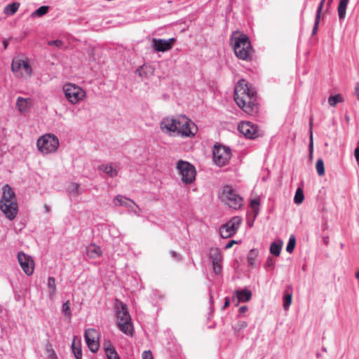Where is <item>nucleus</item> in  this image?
Returning a JSON list of instances; mask_svg holds the SVG:
<instances>
[{
  "label": "nucleus",
  "instance_id": "obj_13",
  "mask_svg": "<svg viewBox=\"0 0 359 359\" xmlns=\"http://www.w3.org/2000/svg\"><path fill=\"white\" fill-rule=\"evenodd\" d=\"M84 338L88 348L96 353L100 347L99 334L95 329H87L85 331Z\"/></svg>",
  "mask_w": 359,
  "mask_h": 359
},
{
  "label": "nucleus",
  "instance_id": "obj_22",
  "mask_svg": "<svg viewBox=\"0 0 359 359\" xmlns=\"http://www.w3.org/2000/svg\"><path fill=\"white\" fill-rule=\"evenodd\" d=\"M98 169L103 171L111 177H114L118 175V171L114 168L112 164H102L99 165Z\"/></svg>",
  "mask_w": 359,
  "mask_h": 359
},
{
  "label": "nucleus",
  "instance_id": "obj_48",
  "mask_svg": "<svg viewBox=\"0 0 359 359\" xmlns=\"http://www.w3.org/2000/svg\"><path fill=\"white\" fill-rule=\"evenodd\" d=\"M142 359H154L152 353L150 351H144L142 353Z\"/></svg>",
  "mask_w": 359,
  "mask_h": 359
},
{
  "label": "nucleus",
  "instance_id": "obj_2",
  "mask_svg": "<svg viewBox=\"0 0 359 359\" xmlns=\"http://www.w3.org/2000/svg\"><path fill=\"white\" fill-rule=\"evenodd\" d=\"M234 100L244 111L252 114L257 111V92L249 86L244 79H241L235 86Z\"/></svg>",
  "mask_w": 359,
  "mask_h": 359
},
{
  "label": "nucleus",
  "instance_id": "obj_27",
  "mask_svg": "<svg viewBox=\"0 0 359 359\" xmlns=\"http://www.w3.org/2000/svg\"><path fill=\"white\" fill-rule=\"evenodd\" d=\"M47 285L49 288V297L53 299L56 292L55 279L51 276L48 277Z\"/></svg>",
  "mask_w": 359,
  "mask_h": 359
},
{
  "label": "nucleus",
  "instance_id": "obj_52",
  "mask_svg": "<svg viewBox=\"0 0 359 359\" xmlns=\"http://www.w3.org/2000/svg\"><path fill=\"white\" fill-rule=\"evenodd\" d=\"M248 310V307L246 306H242L239 308V313L243 314Z\"/></svg>",
  "mask_w": 359,
  "mask_h": 359
},
{
  "label": "nucleus",
  "instance_id": "obj_21",
  "mask_svg": "<svg viewBox=\"0 0 359 359\" xmlns=\"http://www.w3.org/2000/svg\"><path fill=\"white\" fill-rule=\"evenodd\" d=\"M292 287L291 285H287L285 290L283 294V309L287 310L292 304Z\"/></svg>",
  "mask_w": 359,
  "mask_h": 359
},
{
  "label": "nucleus",
  "instance_id": "obj_40",
  "mask_svg": "<svg viewBox=\"0 0 359 359\" xmlns=\"http://www.w3.org/2000/svg\"><path fill=\"white\" fill-rule=\"evenodd\" d=\"M259 200L257 198L252 199L250 202V206L255 212V217H257L259 211Z\"/></svg>",
  "mask_w": 359,
  "mask_h": 359
},
{
  "label": "nucleus",
  "instance_id": "obj_57",
  "mask_svg": "<svg viewBox=\"0 0 359 359\" xmlns=\"http://www.w3.org/2000/svg\"><path fill=\"white\" fill-rule=\"evenodd\" d=\"M355 277H356L357 278H359V272L356 273V274H355Z\"/></svg>",
  "mask_w": 359,
  "mask_h": 359
},
{
  "label": "nucleus",
  "instance_id": "obj_25",
  "mask_svg": "<svg viewBox=\"0 0 359 359\" xmlns=\"http://www.w3.org/2000/svg\"><path fill=\"white\" fill-rule=\"evenodd\" d=\"M20 4L18 2H13L6 5L4 8V13L7 15H14L20 7Z\"/></svg>",
  "mask_w": 359,
  "mask_h": 359
},
{
  "label": "nucleus",
  "instance_id": "obj_16",
  "mask_svg": "<svg viewBox=\"0 0 359 359\" xmlns=\"http://www.w3.org/2000/svg\"><path fill=\"white\" fill-rule=\"evenodd\" d=\"M210 258L212 262L213 271L216 274H220L222 271V255L218 248H212L210 252Z\"/></svg>",
  "mask_w": 359,
  "mask_h": 359
},
{
  "label": "nucleus",
  "instance_id": "obj_54",
  "mask_svg": "<svg viewBox=\"0 0 359 359\" xmlns=\"http://www.w3.org/2000/svg\"><path fill=\"white\" fill-rule=\"evenodd\" d=\"M229 304H230L229 299V298H226L222 308L223 309H226V307H228L229 306Z\"/></svg>",
  "mask_w": 359,
  "mask_h": 359
},
{
  "label": "nucleus",
  "instance_id": "obj_55",
  "mask_svg": "<svg viewBox=\"0 0 359 359\" xmlns=\"http://www.w3.org/2000/svg\"><path fill=\"white\" fill-rule=\"evenodd\" d=\"M43 208L46 213H48L50 212V210L48 205L44 204Z\"/></svg>",
  "mask_w": 359,
  "mask_h": 359
},
{
  "label": "nucleus",
  "instance_id": "obj_51",
  "mask_svg": "<svg viewBox=\"0 0 359 359\" xmlns=\"http://www.w3.org/2000/svg\"><path fill=\"white\" fill-rule=\"evenodd\" d=\"M354 156H355V158L356 161H358V163H359V147H357L355 149Z\"/></svg>",
  "mask_w": 359,
  "mask_h": 359
},
{
  "label": "nucleus",
  "instance_id": "obj_12",
  "mask_svg": "<svg viewBox=\"0 0 359 359\" xmlns=\"http://www.w3.org/2000/svg\"><path fill=\"white\" fill-rule=\"evenodd\" d=\"M11 69L15 73L20 72L22 77H29L32 74V69L27 60H13L11 64Z\"/></svg>",
  "mask_w": 359,
  "mask_h": 359
},
{
  "label": "nucleus",
  "instance_id": "obj_38",
  "mask_svg": "<svg viewBox=\"0 0 359 359\" xmlns=\"http://www.w3.org/2000/svg\"><path fill=\"white\" fill-rule=\"evenodd\" d=\"M316 168L319 176H323L325 174L324 163L322 158L317 160Z\"/></svg>",
  "mask_w": 359,
  "mask_h": 359
},
{
  "label": "nucleus",
  "instance_id": "obj_20",
  "mask_svg": "<svg viewBox=\"0 0 359 359\" xmlns=\"http://www.w3.org/2000/svg\"><path fill=\"white\" fill-rule=\"evenodd\" d=\"M31 102L30 98L18 97L16 102V107L20 113H25L29 109Z\"/></svg>",
  "mask_w": 359,
  "mask_h": 359
},
{
  "label": "nucleus",
  "instance_id": "obj_24",
  "mask_svg": "<svg viewBox=\"0 0 359 359\" xmlns=\"http://www.w3.org/2000/svg\"><path fill=\"white\" fill-rule=\"evenodd\" d=\"M348 1L349 0H339L337 8L339 20H344L345 18Z\"/></svg>",
  "mask_w": 359,
  "mask_h": 359
},
{
  "label": "nucleus",
  "instance_id": "obj_1",
  "mask_svg": "<svg viewBox=\"0 0 359 359\" xmlns=\"http://www.w3.org/2000/svg\"><path fill=\"white\" fill-rule=\"evenodd\" d=\"M163 132L172 136L192 137L198 131L197 126L186 116H167L160 123Z\"/></svg>",
  "mask_w": 359,
  "mask_h": 359
},
{
  "label": "nucleus",
  "instance_id": "obj_8",
  "mask_svg": "<svg viewBox=\"0 0 359 359\" xmlns=\"http://www.w3.org/2000/svg\"><path fill=\"white\" fill-rule=\"evenodd\" d=\"M177 169L184 184H190L194 182L196 170L192 164L188 161L180 160L177 163Z\"/></svg>",
  "mask_w": 359,
  "mask_h": 359
},
{
  "label": "nucleus",
  "instance_id": "obj_43",
  "mask_svg": "<svg viewBox=\"0 0 359 359\" xmlns=\"http://www.w3.org/2000/svg\"><path fill=\"white\" fill-rule=\"evenodd\" d=\"M48 45L50 46H56L57 48H61L63 45V42L60 40H53V41H48Z\"/></svg>",
  "mask_w": 359,
  "mask_h": 359
},
{
  "label": "nucleus",
  "instance_id": "obj_30",
  "mask_svg": "<svg viewBox=\"0 0 359 359\" xmlns=\"http://www.w3.org/2000/svg\"><path fill=\"white\" fill-rule=\"evenodd\" d=\"M344 102V98L340 94L331 95L328 98V104L331 107H335L338 103Z\"/></svg>",
  "mask_w": 359,
  "mask_h": 359
},
{
  "label": "nucleus",
  "instance_id": "obj_17",
  "mask_svg": "<svg viewBox=\"0 0 359 359\" xmlns=\"http://www.w3.org/2000/svg\"><path fill=\"white\" fill-rule=\"evenodd\" d=\"M113 202H114V205H116V206H125L126 208H132L131 205H133V206H135V207L138 208V205L134 201H133L132 200H130L125 196H121V195L117 196L114 199Z\"/></svg>",
  "mask_w": 359,
  "mask_h": 359
},
{
  "label": "nucleus",
  "instance_id": "obj_41",
  "mask_svg": "<svg viewBox=\"0 0 359 359\" xmlns=\"http://www.w3.org/2000/svg\"><path fill=\"white\" fill-rule=\"evenodd\" d=\"M62 309V311L65 313V315L66 316L70 318L72 314H71V310H70L69 302L63 303Z\"/></svg>",
  "mask_w": 359,
  "mask_h": 359
},
{
  "label": "nucleus",
  "instance_id": "obj_37",
  "mask_svg": "<svg viewBox=\"0 0 359 359\" xmlns=\"http://www.w3.org/2000/svg\"><path fill=\"white\" fill-rule=\"evenodd\" d=\"M295 243H296L295 236L293 234H292L290 236V238H289V241H288V243H287V245L286 247V250L287 252L292 253L293 252L294 247H295Z\"/></svg>",
  "mask_w": 359,
  "mask_h": 359
},
{
  "label": "nucleus",
  "instance_id": "obj_7",
  "mask_svg": "<svg viewBox=\"0 0 359 359\" xmlns=\"http://www.w3.org/2000/svg\"><path fill=\"white\" fill-rule=\"evenodd\" d=\"M62 90L65 98L72 104H76L84 99L86 91L80 86L67 83L63 86Z\"/></svg>",
  "mask_w": 359,
  "mask_h": 359
},
{
  "label": "nucleus",
  "instance_id": "obj_35",
  "mask_svg": "<svg viewBox=\"0 0 359 359\" xmlns=\"http://www.w3.org/2000/svg\"><path fill=\"white\" fill-rule=\"evenodd\" d=\"M325 0L320 1V2L319 3V4L318 6L317 10H316V14L315 18L320 19L321 15L323 16V18L324 17L325 15H323V12L325 8Z\"/></svg>",
  "mask_w": 359,
  "mask_h": 359
},
{
  "label": "nucleus",
  "instance_id": "obj_53",
  "mask_svg": "<svg viewBox=\"0 0 359 359\" xmlns=\"http://www.w3.org/2000/svg\"><path fill=\"white\" fill-rule=\"evenodd\" d=\"M236 243V241H233V240H231V241H229L225 246V249H229V248H231L233 245Z\"/></svg>",
  "mask_w": 359,
  "mask_h": 359
},
{
  "label": "nucleus",
  "instance_id": "obj_50",
  "mask_svg": "<svg viewBox=\"0 0 359 359\" xmlns=\"http://www.w3.org/2000/svg\"><path fill=\"white\" fill-rule=\"evenodd\" d=\"M354 95L359 100V82H357L354 88Z\"/></svg>",
  "mask_w": 359,
  "mask_h": 359
},
{
  "label": "nucleus",
  "instance_id": "obj_34",
  "mask_svg": "<svg viewBox=\"0 0 359 359\" xmlns=\"http://www.w3.org/2000/svg\"><path fill=\"white\" fill-rule=\"evenodd\" d=\"M72 350L74 355L76 359H81L82 358V351L79 345H76L75 341L72 342Z\"/></svg>",
  "mask_w": 359,
  "mask_h": 359
},
{
  "label": "nucleus",
  "instance_id": "obj_32",
  "mask_svg": "<svg viewBox=\"0 0 359 359\" xmlns=\"http://www.w3.org/2000/svg\"><path fill=\"white\" fill-rule=\"evenodd\" d=\"M49 10V7L47 6H42L37 8L34 12L31 14V17H41L46 14Z\"/></svg>",
  "mask_w": 359,
  "mask_h": 359
},
{
  "label": "nucleus",
  "instance_id": "obj_19",
  "mask_svg": "<svg viewBox=\"0 0 359 359\" xmlns=\"http://www.w3.org/2000/svg\"><path fill=\"white\" fill-rule=\"evenodd\" d=\"M102 254L101 248L95 244H90L86 247V255L90 259H95Z\"/></svg>",
  "mask_w": 359,
  "mask_h": 359
},
{
  "label": "nucleus",
  "instance_id": "obj_45",
  "mask_svg": "<svg viewBox=\"0 0 359 359\" xmlns=\"http://www.w3.org/2000/svg\"><path fill=\"white\" fill-rule=\"evenodd\" d=\"M320 19L315 18L314 25H313V29H312V35L313 36L315 35L317 33V31H318V29L319 22H320Z\"/></svg>",
  "mask_w": 359,
  "mask_h": 359
},
{
  "label": "nucleus",
  "instance_id": "obj_56",
  "mask_svg": "<svg viewBox=\"0 0 359 359\" xmlns=\"http://www.w3.org/2000/svg\"><path fill=\"white\" fill-rule=\"evenodd\" d=\"M4 48L6 49L8 45V41L7 40H4L3 41Z\"/></svg>",
  "mask_w": 359,
  "mask_h": 359
},
{
  "label": "nucleus",
  "instance_id": "obj_44",
  "mask_svg": "<svg viewBox=\"0 0 359 359\" xmlns=\"http://www.w3.org/2000/svg\"><path fill=\"white\" fill-rule=\"evenodd\" d=\"M170 255H171V257L173 259H175L177 261H181L182 260L181 255H180L179 253H177V252H175L174 250H170Z\"/></svg>",
  "mask_w": 359,
  "mask_h": 359
},
{
  "label": "nucleus",
  "instance_id": "obj_18",
  "mask_svg": "<svg viewBox=\"0 0 359 359\" xmlns=\"http://www.w3.org/2000/svg\"><path fill=\"white\" fill-rule=\"evenodd\" d=\"M236 297L238 303L239 302H247L250 300L252 297V292L247 288L243 290H238L234 292L233 297Z\"/></svg>",
  "mask_w": 359,
  "mask_h": 359
},
{
  "label": "nucleus",
  "instance_id": "obj_31",
  "mask_svg": "<svg viewBox=\"0 0 359 359\" xmlns=\"http://www.w3.org/2000/svg\"><path fill=\"white\" fill-rule=\"evenodd\" d=\"M282 244H283L282 242H280V243H276V242H273L270 246L271 254H272L273 255H275V256H279V255L280 254L281 249H282Z\"/></svg>",
  "mask_w": 359,
  "mask_h": 359
},
{
  "label": "nucleus",
  "instance_id": "obj_42",
  "mask_svg": "<svg viewBox=\"0 0 359 359\" xmlns=\"http://www.w3.org/2000/svg\"><path fill=\"white\" fill-rule=\"evenodd\" d=\"M275 260L273 258L269 257L265 263V267L273 269L275 266Z\"/></svg>",
  "mask_w": 359,
  "mask_h": 359
},
{
  "label": "nucleus",
  "instance_id": "obj_3",
  "mask_svg": "<svg viewBox=\"0 0 359 359\" xmlns=\"http://www.w3.org/2000/svg\"><path fill=\"white\" fill-rule=\"evenodd\" d=\"M18 203L15 194L12 188L6 184L3 188V194L0 200V210L10 220H13L18 214Z\"/></svg>",
  "mask_w": 359,
  "mask_h": 359
},
{
  "label": "nucleus",
  "instance_id": "obj_58",
  "mask_svg": "<svg viewBox=\"0 0 359 359\" xmlns=\"http://www.w3.org/2000/svg\"><path fill=\"white\" fill-rule=\"evenodd\" d=\"M344 248V244H343V243H341V248Z\"/></svg>",
  "mask_w": 359,
  "mask_h": 359
},
{
  "label": "nucleus",
  "instance_id": "obj_4",
  "mask_svg": "<svg viewBox=\"0 0 359 359\" xmlns=\"http://www.w3.org/2000/svg\"><path fill=\"white\" fill-rule=\"evenodd\" d=\"M115 312L119 330L126 335L132 337L134 334V327L127 305L122 302L116 301Z\"/></svg>",
  "mask_w": 359,
  "mask_h": 359
},
{
  "label": "nucleus",
  "instance_id": "obj_46",
  "mask_svg": "<svg viewBox=\"0 0 359 359\" xmlns=\"http://www.w3.org/2000/svg\"><path fill=\"white\" fill-rule=\"evenodd\" d=\"M332 2H333V0H325V8L323 12V15H325L327 13H328Z\"/></svg>",
  "mask_w": 359,
  "mask_h": 359
},
{
  "label": "nucleus",
  "instance_id": "obj_39",
  "mask_svg": "<svg viewBox=\"0 0 359 359\" xmlns=\"http://www.w3.org/2000/svg\"><path fill=\"white\" fill-rule=\"evenodd\" d=\"M79 187L80 185L78 183H72L68 188V191L72 195L78 196L80 194L79 193Z\"/></svg>",
  "mask_w": 359,
  "mask_h": 359
},
{
  "label": "nucleus",
  "instance_id": "obj_36",
  "mask_svg": "<svg viewBox=\"0 0 359 359\" xmlns=\"http://www.w3.org/2000/svg\"><path fill=\"white\" fill-rule=\"evenodd\" d=\"M304 198V196L302 189L301 188H298L294 197V202L297 205L301 204L303 202Z\"/></svg>",
  "mask_w": 359,
  "mask_h": 359
},
{
  "label": "nucleus",
  "instance_id": "obj_9",
  "mask_svg": "<svg viewBox=\"0 0 359 359\" xmlns=\"http://www.w3.org/2000/svg\"><path fill=\"white\" fill-rule=\"evenodd\" d=\"M221 198L223 202L235 210L240 208L243 205L242 197L229 186L224 187Z\"/></svg>",
  "mask_w": 359,
  "mask_h": 359
},
{
  "label": "nucleus",
  "instance_id": "obj_15",
  "mask_svg": "<svg viewBox=\"0 0 359 359\" xmlns=\"http://www.w3.org/2000/svg\"><path fill=\"white\" fill-rule=\"evenodd\" d=\"M176 41L175 38L169 39H154L153 48L157 52H165L172 48L173 43Z\"/></svg>",
  "mask_w": 359,
  "mask_h": 359
},
{
  "label": "nucleus",
  "instance_id": "obj_10",
  "mask_svg": "<svg viewBox=\"0 0 359 359\" xmlns=\"http://www.w3.org/2000/svg\"><path fill=\"white\" fill-rule=\"evenodd\" d=\"M213 161L218 166L226 165L231 158V152L229 147L215 145L212 151Z\"/></svg>",
  "mask_w": 359,
  "mask_h": 359
},
{
  "label": "nucleus",
  "instance_id": "obj_14",
  "mask_svg": "<svg viewBox=\"0 0 359 359\" xmlns=\"http://www.w3.org/2000/svg\"><path fill=\"white\" fill-rule=\"evenodd\" d=\"M238 129L245 137L255 139L259 135L257 126L249 121H242L238 124Z\"/></svg>",
  "mask_w": 359,
  "mask_h": 359
},
{
  "label": "nucleus",
  "instance_id": "obj_28",
  "mask_svg": "<svg viewBox=\"0 0 359 359\" xmlns=\"http://www.w3.org/2000/svg\"><path fill=\"white\" fill-rule=\"evenodd\" d=\"M259 252L257 249H252L250 250L248 255V262L250 266H254L255 264V260L258 257Z\"/></svg>",
  "mask_w": 359,
  "mask_h": 359
},
{
  "label": "nucleus",
  "instance_id": "obj_11",
  "mask_svg": "<svg viewBox=\"0 0 359 359\" xmlns=\"http://www.w3.org/2000/svg\"><path fill=\"white\" fill-rule=\"evenodd\" d=\"M18 261L24 273L27 276L33 274L35 262L33 258L23 252L18 253Z\"/></svg>",
  "mask_w": 359,
  "mask_h": 359
},
{
  "label": "nucleus",
  "instance_id": "obj_23",
  "mask_svg": "<svg viewBox=\"0 0 359 359\" xmlns=\"http://www.w3.org/2000/svg\"><path fill=\"white\" fill-rule=\"evenodd\" d=\"M104 349L108 359H120L115 348L111 345L109 341L104 344Z\"/></svg>",
  "mask_w": 359,
  "mask_h": 359
},
{
  "label": "nucleus",
  "instance_id": "obj_26",
  "mask_svg": "<svg viewBox=\"0 0 359 359\" xmlns=\"http://www.w3.org/2000/svg\"><path fill=\"white\" fill-rule=\"evenodd\" d=\"M219 233L222 238H227L233 236L236 233L230 229L229 224L226 223L221 226Z\"/></svg>",
  "mask_w": 359,
  "mask_h": 359
},
{
  "label": "nucleus",
  "instance_id": "obj_5",
  "mask_svg": "<svg viewBox=\"0 0 359 359\" xmlns=\"http://www.w3.org/2000/svg\"><path fill=\"white\" fill-rule=\"evenodd\" d=\"M231 40L235 55L241 60H248L252 52L248 36L244 34L233 33Z\"/></svg>",
  "mask_w": 359,
  "mask_h": 359
},
{
  "label": "nucleus",
  "instance_id": "obj_6",
  "mask_svg": "<svg viewBox=\"0 0 359 359\" xmlns=\"http://www.w3.org/2000/svg\"><path fill=\"white\" fill-rule=\"evenodd\" d=\"M36 146L40 152L43 154H49L57 151L59 147V140L53 134H46L38 139Z\"/></svg>",
  "mask_w": 359,
  "mask_h": 359
},
{
  "label": "nucleus",
  "instance_id": "obj_33",
  "mask_svg": "<svg viewBox=\"0 0 359 359\" xmlns=\"http://www.w3.org/2000/svg\"><path fill=\"white\" fill-rule=\"evenodd\" d=\"M310 137H309V157L311 159L313 151V132H312V126H313V118H310Z\"/></svg>",
  "mask_w": 359,
  "mask_h": 359
},
{
  "label": "nucleus",
  "instance_id": "obj_29",
  "mask_svg": "<svg viewBox=\"0 0 359 359\" xmlns=\"http://www.w3.org/2000/svg\"><path fill=\"white\" fill-rule=\"evenodd\" d=\"M241 221L242 219L240 217H234L229 222H228L227 224H229L230 229L236 233L241 224Z\"/></svg>",
  "mask_w": 359,
  "mask_h": 359
},
{
  "label": "nucleus",
  "instance_id": "obj_47",
  "mask_svg": "<svg viewBox=\"0 0 359 359\" xmlns=\"http://www.w3.org/2000/svg\"><path fill=\"white\" fill-rule=\"evenodd\" d=\"M332 2H333V0H325V8L323 12V15H325L327 13H328Z\"/></svg>",
  "mask_w": 359,
  "mask_h": 359
},
{
  "label": "nucleus",
  "instance_id": "obj_49",
  "mask_svg": "<svg viewBox=\"0 0 359 359\" xmlns=\"http://www.w3.org/2000/svg\"><path fill=\"white\" fill-rule=\"evenodd\" d=\"M248 326V323L245 321H241V322H239L238 324L237 325V326L236 327V330H241V329H243V328H245L246 327Z\"/></svg>",
  "mask_w": 359,
  "mask_h": 359
}]
</instances>
